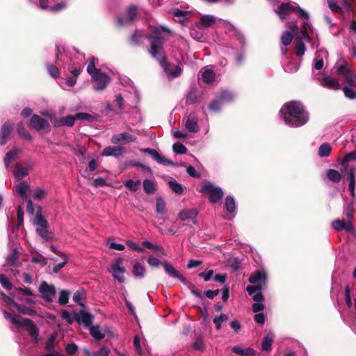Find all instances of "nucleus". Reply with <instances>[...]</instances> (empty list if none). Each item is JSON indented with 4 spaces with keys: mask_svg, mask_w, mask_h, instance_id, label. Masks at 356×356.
Instances as JSON below:
<instances>
[{
    "mask_svg": "<svg viewBox=\"0 0 356 356\" xmlns=\"http://www.w3.org/2000/svg\"><path fill=\"white\" fill-rule=\"evenodd\" d=\"M294 11L302 21L301 28L299 29L297 22H289L287 27L293 33L297 41L296 45L297 49L296 55L302 56L306 49L304 41L310 42L311 47L314 49L319 46L318 35L309 22L308 13L302 9L296 3H282L275 10L281 19H285L286 17Z\"/></svg>",
    "mask_w": 356,
    "mask_h": 356,
    "instance_id": "obj_1",
    "label": "nucleus"
},
{
    "mask_svg": "<svg viewBox=\"0 0 356 356\" xmlns=\"http://www.w3.org/2000/svg\"><path fill=\"white\" fill-rule=\"evenodd\" d=\"M170 34H171V31L167 27L160 26L158 28L155 32V35L148 38L150 41L149 52L153 58L159 62L169 78H175L181 74V68L178 65L168 64L166 63V58L163 49V38L159 35H167Z\"/></svg>",
    "mask_w": 356,
    "mask_h": 356,
    "instance_id": "obj_2",
    "label": "nucleus"
},
{
    "mask_svg": "<svg viewBox=\"0 0 356 356\" xmlns=\"http://www.w3.org/2000/svg\"><path fill=\"white\" fill-rule=\"evenodd\" d=\"M280 115L284 123L291 127H301L306 124L309 119L304 106L298 102L285 104L280 109Z\"/></svg>",
    "mask_w": 356,
    "mask_h": 356,
    "instance_id": "obj_3",
    "label": "nucleus"
},
{
    "mask_svg": "<svg viewBox=\"0 0 356 356\" xmlns=\"http://www.w3.org/2000/svg\"><path fill=\"white\" fill-rule=\"evenodd\" d=\"M3 314L4 318L11 323L18 327H24L29 332L30 336L34 339L35 342H38V330L31 320L20 316H13L6 311L3 312Z\"/></svg>",
    "mask_w": 356,
    "mask_h": 356,
    "instance_id": "obj_4",
    "label": "nucleus"
},
{
    "mask_svg": "<svg viewBox=\"0 0 356 356\" xmlns=\"http://www.w3.org/2000/svg\"><path fill=\"white\" fill-rule=\"evenodd\" d=\"M196 26L200 29H204L215 26H222L227 29L228 32L235 31V28L233 25L212 15H205L202 16L199 21L196 23Z\"/></svg>",
    "mask_w": 356,
    "mask_h": 356,
    "instance_id": "obj_5",
    "label": "nucleus"
},
{
    "mask_svg": "<svg viewBox=\"0 0 356 356\" xmlns=\"http://www.w3.org/2000/svg\"><path fill=\"white\" fill-rule=\"evenodd\" d=\"M42 207H39L35 218L34 225L35 226L36 233L44 241H52L53 238L50 235V229L47 220L43 217L42 214Z\"/></svg>",
    "mask_w": 356,
    "mask_h": 356,
    "instance_id": "obj_6",
    "label": "nucleus"
},
{
    "mask_svg": "<svg viewBox=\"0 0 356 356\" xmlns=\"http://www.w3.org/2000/svg\"><path fill=\"white\" fill-rule=\"evenodd\" d=\"M200 192L209 196V200L211 203L219 202L223 196V191L220 187L216 186L210 182L204 183Z\"/></svg>",
    "mask_w": 356,
    "mask_h": 356,
    "instance_id": "obj_7",
    "label": "nucleus"
},
{
    "mask_svg": "<svg viewBox=\"0 0 356 356\" xmlns=\"http://www.w3.org/2000/svg\"><path fill=\"white\" fill-rule=\"evenodd\" d=\"M234 94L228 90H222L219 95L209 104V108L211 111H218L223 104L233 100Z\"/></svg>",
    "mask_w": 356,
    "mask_h": 356,
    "instance_id": "obj_8",
    "label": "nucleus"
},
{
    "mask_svg": "<svg viewBox=\"0 0 356 356\" xmlns=\"http://www.w3.org/2000/svg\"><path fill=\"white\" fill-rule=\"evenodd\" d=\"M246 291L249 295L252 296V298L255 301L252 306V311L255 313L262 311L264 308L262 292L259 291V289L255 290L252 285H248L246 287Z\"/></svg>",
    "mask_w": 356,
    "mask_h": 356,
    "instance_id": "obj_9",
    "label": "nucleus"
},
{
    "mask_svg": "<svg viewBox=\"0 0 356 356\" xmlns=\"http://www.w3.org/2000/svg\"><path fill=\"white\" fill-rule=\"evenodd\" d=\"M91 81L94 83L93 89L95 91H102L107 87L111 78L105 73L97 72L95 75H92Z\"/></svg>",
    "mask_w": 356,
    "mask_h": 356,
    "instance_id": "obj_10",
    "label": "nucleus"
},
{
    "mask_svg": "<svg viewBox=\"0 0 356 356\" xmlns=\"http://www.w3.org/2000/svg\"><path fill=\"white\" fill-rule=\"evenodd\" d=\"M249 282L254 285L252 286L255 290L259 289V291H261L262 288L266 285L267 275L263 270H257L251 274Z\"/></svg>",
    "mask_w": 356,
    "mask_h": 356,
    "instance_id": "obj_11",
    "label": "nucleus"
},
{
    "mask_svg": "<svg viewBox=\"0 0 356 356\" xmlns=\"http://www.w3.org/2000/svg\"><path fill=\"white\" fill-rule=\"evenodd\" d=\"M123 262L122 258H118L115 260V263L112 264L109 272L112 274L115 280L120 283L124 282V277L123 274L125 273V268L121 266Z\"/></svg>",
    "mask_w": 356,
    "mask_h": 356,
    "instance_id": "obj_12",
    "label": "nucleus"
},
{
    "mask_svg": "<svg viewBox=\"0 0 356 356\" xmlns=\"http://www.w3.org/2000/svg\"><path fill=\"white\" fill-rule=\"evenodd\" d=\"M140 151L149 154L152 156V158L159 164L165 166L175 165V164L172 161L160 154L159 152H157L155 149L151 148H140Z\"/></svg>",
    "mask_w": 356,
    "mask_h": 356,
    "instance_id": "obj_13",
    "label": "nucleus"
},
{
    "mask_svg": "<svg viewBox=\"0 0 356 356\" xmlns=\"http://www.w3.org/2000/svg\"><path fill=\"white\" fill-rule=\"evenodd\" d=\"M42 298L47 302H51L56 294V289L53 285L46 282H42L39 288Z\"/></svg>",
    "mask_w": 356,
    "mask_h": 356,
    "instance_id": "obj_14",
    "label": "nucleus"
},
{
    "mask_svg": "<svg viewBox=\"0 0 356 356\" xmlns=\"http://www.w3.org/2000/svg\"><path fill=\"white\" fill-rule=\"evenodd\" d=\"M314 79L318 81L320 85L330 90H338L340 88V83L337 79L330 76H323L321 78L318 74L314 75Z\"/></svg>",
    "mask_w": 356,
    "mask_h": 356,
    "instance_id": "obj_15",
    "label": "nucleus"
},
{
    "mask_svg": "<svg viewBox=\"0 0 356 356\" xmlns=\"http://www.w3.org/2000/svg\"><path fill=\"white\" fill-rule=\"evenodd\" d=\"M30 127L37 131L47 129L49 127V122L38 115H33L30 120Z\"/></svg>",
    "mask_w": 356,
    "mask_h": 356,
    "instance_id": "obj_16",
    "label": "nucleus"
},
{
    "mask_svg": "<svg viewBox=\"0 0 356 356\" xmlns=\"http://www.w3.org/2000/svg\"><path fill=\"white\" fill-rule=\"evenodd\" d=\"M198 211L195 209H189L181 211L178 213V218L181 221H191L194 225L197 224V217Z\"/></svg>",
    "mask_w": 356,
    "mask_h": 356,
    "instance_id": "obj_17",
    "label": "nucleus"
},
{
    "mask_svg": "<svg viewBox=\"0 0 356 356\" xmlns=\"http://www.w3.org/2000/svg\"><path fill=\"white\" fill-rule=\"evenodd\" d=\"M136 15L137 8L134 6H129L127 8L126 16L118 17V22L120 26L131 23L135 19Z\"/></svg>",
    "mask_w": 356,
    "mask_h": 356,
    "instance_id": "obj_18",
    "label": "nucleus"
},
{
    "mask_svg": "<svg viewBox=\"0 0 356 356\" xmlns=\"http://www.w3.org/2000/svg\"><path fill=\"white\" fill-rule=\"evenodd\" d=\"M14 128V124L10 122L4 123L0 129V145H3L7 143L11 132Z\"/></svg>",
    "mask_w": 356,
    "mask_h": 356,
    "instance_id": "obj_19",
    "label": "nucleus"
},
{
    "mask_svg": "<svg viewBox=\"0 0 356 356\" xmlns=\"http://www.w3.org/2000/svg\"><path fill=\"white\" fill-rule=\"evenodd\" d=\"M136 136L127 132H123L118 134L113 135L111 138V142L114 144L122 143L126 144L135 141Z\"/></svg>",
    "mask_w": 356,
    "mask_h": 356,
    "instance_id": "obj_20",
    "label": "nucleus"
},
{
    "mask_svg": "<svg viewBox=\"0 0 356 356\" xmlns=\"http://www.w3.org/2000/svg\"><path fill=\"white\" fill-rule=\"evenodd\" d=\"M332 227L337 232H340L342 230H345L347 232H353L354 227L353 225H351L350 222H346L344 219L342 220H335L331 224Z\"/></svg>",
    "mask_w": 356,
    "mask_h": 356,
    "instance_id": "obj_21",
    "label": "nucleus"
},
{
    "mask_svg": "<svg viewBox=\"0 0 356 356\" xmlns=\"http://www.w3.org/2000/svg\"><path fill=\"white\" fill-rule=\"evenodd\" d=\"M162 264L165 271L170 277L179 279L184 284L186 283L187 280L185 277H184L178 270H177L172 264L167 261L163 262Z\"/></svg>",
    "mask_w": 356,
    "mask_h": 356,
    "instance_id": "obj_22",
    "label": "nucleus"
},
{
    "mask_svg": "<svg viewBox=\"0 0 356 356\" xmlns=\"http://www.w3.org/2000/svg\"><path fill=\"white\" fill-rule=\"evenodd\" d=\"M124 148L121 146H108L105 147L102 152V155L105 156L119 157L122 155Z\"/></svg>",
    "mask_w": 356,
    "mask_h": 356,
    "instance_id": "obj_23",
    "label": "nucleus"
},
{
    "mask_svg": "<svg viewBox=\"0 0 356 356\" xmlns=\"http://www.w3.org/2000/svg\"><path fill=\"white\" fill-rule=\"evenodd\" d=\"M186 129L193 133H197L199 131V126L197 124V119L195 117V114L191 113L188 115L186 124H185Z\"/></svg>",
    "mask_w": 356,
    "mask_h": 356,
    "instance_id": "obj_24",
    "label": "nucleus"
},
{
    "mask_svg": "<svg viewBox=\"0 0 356 356\" xmlns=\"http://www.w3.org/2000/svg\"><path fill=\"white\" fill-rule=\"evenodd\" d=\"M31 167L28 165H23L17 163L14 170V176L16 179L21 180L29 175Z\"/></svg>",
    "mask_w": 356,
    "mask_h": 356,
    "instance_id": "obj_25",
    "label": "nucleus"
},
{
    "mask_svg": "<svg viewBox=\"0 0 356 356\" xmlns=\"http://www.w3.org/2000/svg\"><path fill=\"white\" fill-rule=\"evenodd\" d=\"M16 191L17 194L24 200H26L29 197V193L30 191V184L26 181H21L18 184H16Z\"/></svg>",
    "mask_w": 356,
    "mask_h": 356,
    "instance_id": "obj_26",
    "label": "nucleus"
},
{
    "mask_svg": "<svg viewBox=\"0 0 356 356\" xmlns=\"http://www.w3.org/2000/svg\"><path fill=\"white\" fill-rule=\"evenodd\" d=\"M75 122L74 115H67L65 117H62L58 120L54 121V125L55 127H59L63 126H67L68 127H72Z\"/></svg>",
    "mask_w": 356,
    "mask_h": 356,
    "instance_id": "obj_27",
    "label": "nucleus"
},
{
    "mask_svg": "<svg viewBox=\"0 0 356 356\" xmlns=\"http://www.w3.org/2000/svg\"><path fill=\"white\" fill-rule=\"evenodd\" d=\"M328 56V53L325 49H320L316 53V58L314 60V68L319 70L323 67V58H326Z\"/></svg>",
    "mask_w": 356,
    "mask_h": 356,
    "instance_id": "obj_28",
    "label": "nucleus"
},
{
    "mask_svg": "<svg viewBox=\"0 0 356 356\" xmlns=\"http://www.w3.org/2000/svg\"><path fill=\"white\" fill-rule=\"evenodd\" d=\"M173 16L175 17V21L184 24L186 19L190 15V13L186 10H181L179 8H175L171 11Z\"/></svg>",
    "mask_w": 356,
    "mask_h": 356,
    "instance_id": "obj_29",
    "label": "nucleus"
},
{
    "mask_svg": "<svg viewBox=\"0 0 356 356\" xmlns=\"http://www.w3.org/2000/svg\"><path fill=\"white\" fill-rule=\"evenodd\" d=\"M143 189L148 195L154 194L156 191V184L154 180L145 179L143 181Z\"/></svg>",
    "mask_w": 356,
    "mask_h": 356,
    "instance_id": "obj_30",
    "label": "nucleus"
},
{
    "mask_svg": "<svg viewBox=\"0 0 356 356\" xmlns=\"http://www.w3.org/2000/svg\"><path fill=\"white\" fill-rule=\"evenodd\" d=\"M92 337L97 341H100L105 337V332L98 325H91L88 327Z\"/></svg>",
    "mask_w": 356,
    "mask_h": 356,
    "instance_id": "obj_31",
    "label": "nucleus"
},
{
    "mask_svg": "<svg viewBox=\"0 0 356 356\" xmlns=\"http://www.w3.org/2000/svg\"><path fill=\"white\" fill-rule=\"evenodd\" d=\"M225 210L231 214H236V205L234 198L232 195H227L225 202Z\"/></svg>",
    "mask_w": 356,
    "mask_h": 356,
    "instance_id": "obj_32",
    "label": "nucleus"
},
{
    "mask_svg": "<svg viewBox=\"0 0 356 356\" xmlns=\"http://www.w3.org/2000/svg\"><path fill=\"white\" fill-rule=\"evenodd\" d=\"M275 335L273 332H269L263 338L261 342V348L263 350H270L272 347V343Z\"/></svg>",
    "mask_w": 356,
    "mask_h": 356,
    "instance_id": "obj_33",
    "label": "nucleus"
},
{
    "mask_svg": "<svg viewBox=\"0 0 356 356\" xmlns=\"http://www.w3.org/2000/svg\"><path fill=\"white\" fill-rule=\"evenodd\" d=\"M232 351L241 356H250L254 355V350L251 348H243L240 346H234L232 348Z\"/></svg>",
    "mask_w": 356,
    "mask_h": 356,
    "instance_id": "obj_34",
    "label": "nucleus"
},
{
    "mask_svg": "<svg viewBox=\"0 0 356 356\" xmlns=\"http://www.w3.org/2000/svg\"><path fill=\"white\" fill-rule=\"evenodd\" d=\"M168 186L172 192L177 195H181L184 193L183 186L178 183L175 179L171 178L168 182Z\"/></svg>",
    "mask_w": 356,
    "mask_h": 356,
    "instance_id": "obj_35",
    "label": "nucleus"
},
{
    "mask_svg": "<svg viewBox=\"0 0 356 356\" xmlns=\"http://www.w3.org/2000/svg\"><path fill=\"white\" fill-rule=\"evenodd\" d=\"M19 152L18 149H15L6 153L4 157V164L7 169L9 168L10 163L17 159Z\"/></svg>",
    "mask_w": 356,
    "mask_h": 356,
    "instance_id": "obj_36",
    "label": "nucleus"
},
{
    "mask_svg": "<svg viewBox=\"0 0 356 356\" xmlns=\"http://www.w3.org/2000/svg\"><path fill=\"white\" fill-rule=\"evenodd\" d=\"M17 312L19 313L27 315V316H33L36 314V311L34 308H32L31 307H27L24 305L18 304L16 305V307L15 309Z\"/></svg>",
    "mask_w": 356,
    "mask_h": 356,
    "instance_id": "obj_37",
    "label": "nucleus"
},
{
    "mask_svg": "<svg viewBox=\"0 0 356 356\" xmlns=\"http://www.w3.org/2000/svg\"><path fill=\"white\" fill-rule=\"evenodd\" d=\"M133 275L139 279H143L145 277V268L143 266L140 264L136 262L133 265Z\"/></svg>",
    "mask_w": 356,
    "mask_h": 356,
    "instance_id": "obj_38",
    "label": "nucleus"
},
{
    "mask_svg": "<svg viewBox=\"0 0 356 356\" xmlns=\"http://www.w3.org/2000/svg\"><path fill=\"white\" fill-rule=\"evenodd\" d=\"M204 83L211 84L215 81V73L212 69H206L202 74Z\"/></svg>",
    "mask_w": 356,
    "mask_h": 356,
    "instance_id": "obj_39",
    "label": "nucleus"
},
{
    "mask_svg": "<svg viewBox=\"0 0 356 356\" xmlns=\"http://www.w3.org/2000/svg\"><path fill=\"white\" fill-rule=\"evenodd\" d=\"M17 131L20 137L24 140H31L33 139L30 134L25 129L24 123L20 122L17 125Z\"/></svg>",
    "mask_w": 356,
    "mask_h": 356,
    "instance_id": "obj_40",
    "label": "nucleus"
},
{
    "mask_svg": "<svg viewBox=\"0 0 356 356\" xmlns=\"http://www.w3.org/2000/svg\"><path fill=\"white\" fill-rule=\"evenodd\" d=\"M80 322L89 327L92 324V316L86 311H81L80 313Z\"/></svg>",
    "mask_w": 356,
    "mask_h": 356,
    "instance_id": "obj_41",
    "label": "nucleus"
},
{
    "mask_svg": "<svg viewBox=\"0 0 356 356\" xmlns=\"http://www.w3.org/2000/svg\"><path fill=\"white\" fill-rule=\"evenodd\" d=\"M17 254V249L14 248L13 250V252L10 254H9L6 257V262L7 265L10 266H17V259H18Z\"/></svg>",
    "mask_w": 356,
    "mask_h": 356,
    "instance_id": "obj_42",
    "label": "nucleus"
},
{
    "mask_svg": "<svg viewBox=\"0 0 356 356\" xmlns=\"http://www.w3.org/2000/svg\"><path fill=\"white\" fill-rule=\"evenodd\" d=\"M328 179L334 182H339L341 179V174L336 170L330 169L327 172Z\"/></svg>",
    "mask_w": 356,
    "mask_h": 356,
    "instance_id": "obj_43",
    "label": "nucleus"
},
{
    "mask_svg": "<svg viewBox=\"0 0 356 356\" xmlns=\"http://www.w3.org/2000/svg\"><path fill=\"white\" fill-rule=\"evenodd\" d=\"M228 320V316L225 314H221L218 316H216L213 319L216 330H219L221 328L222 323Z\"/></svg>",
    "mask_w": 356,
    "mask_h": 356,
    "instance_id": "obj_44",
    "label": "nucleus"
},
{
    "mask_svg": "<svg viewBox=\"0 0 356 356\" xmlns=\"http://www.w3.org/2000/svg\"><path fill=\"white\" fill-rule=\"evenodd\" d=\"M140 185V181L139 180L134 181L132 179H129L124 183V186L131 192H136L138 190L139 186Z\"/></svg>",
    "mask_w": 356,
    "mask_h": 356,
    "instance_id": "obj_45",
    "label": "nucleus"
},
{
    "mask_svg": "<svg viewBox=\"0 0 356 356\" xmlns=\"http://www.w3.org/2000/svg\"><path fill=\"white\" fill-rule=\"evenodd\" d=\"M124 97L121 94H117L115 99L114 100V104L118 109L121 112L125 108Z\"/></svg>",
    "mask_w": 356,
    "mask_h": 356,
    "instance_id": "obj_46",
    "label": "nucleus"
},
{
    "mask_svg": "<svg viewBox=\"0 0 356 356\" xmlns=\"http://www.w3.org/2000/svg\"><path fill=\"white\" fill-rule=\"evenodd\" d=\"M355 179L354 175V170L351 168L349 172V184L348 188L350 191L351 195L353 197L355 196Z\"/></svg>",
    "mask_w": 356,
    "mask_h": 356,
    "instance_id": "obj_47",
    "label": "nucleus"
},
{
    "mask_svg": "<svg viewBox=\"0 0 356 356\" xmlns=\"http://www.w3.org/2000/svg\"><path fill=\"white\" fill-rule=\"evenodd\" d=\"M293 38V35L291 32L288 31H285L282 34L281 37V42L282 44L286 47L287 45L290 44Z\"/></svg>",
    "mask_w": 356,
    "mask_h": 356,
    "instance_id": "obj_48",
    "label": "nucleus"
},
{
    "mask_svg": "<svg viewBox=\"0 0 356 356\" xmlns=\"http://www.w3.org/2000/svg\"><path fill=\"white\" fill-rule=\"evenodd\" d=\"M331 152V147L327 143H323L319 147L318 154L322 156H327Z\"/></svg>",
    "mask_w": 356,
    "mask_h": 356,
    "instance_id": "obj_49",
    "label": "nucleus"
},
{
    "mask_svg": "<svg viewBox=\"0 0 356 356\" xmlns=\"http://www.w3.org/2000/svg\"><path fill=\"white\" fill-rule=\"evenodd\" d=\"M70 292L67 290H62L60 292L58 302L61 305H65L68 302Z\"/></svg>",
    "mask_w": 356,
    "mask_h": 356,
    "instance_id": "obj_50",
    "label": "nucleus"
},
{
    "mask_svg": "<svg viewBox=\"0 0 356 356\" xmlns=\"http://www.w3.org/2000/svg\"><path fill=\"white\" fill-rule=\"evenodd\" d=\"M95 58L94 57L91 58L87 66V72L91 76V78L92 77V75L96 74L97 72H100L99 70L95 68Z\"/></svg>",
    "mask_w": 356,
    "mask_h": 356,
    "instance_id": "obj_51",
    "label": "nucleus"
},
{
    "mask_svg": "<svg viewBox=\"0 0 356 356\" xmlns=\"http://www.w3.org/2000/svg\"><path fill=\"white\" fill-rule=\"evenodd\" d=\"M353 208L352 206H348L344 212V217L343 219H344L346 222H350L351 225H353Z\"/></svg>",
    "mask_w": 356,
    "mask_h": 356,
    "instance_id": "obj_52",
    "label": "nucleus"
},
{
    "mask_svg": "<svg viewBox=\"0 0 356 356\" xmlns=\"http://www.w3.org/2000/svg\"><path fill=\"white\" fill-rule=\"evenodd\" d=\"M0 283L1 286L6 290H10L12 289V284L9 279L3 274H0Z\"/></svg>",
    "mask_w": 356,
    "mask_h": 356,
    "instance_id": "obj_53",
    "label": "nucleus"
},
{
    "mask_svg": "<svg viewBox=\"0 0 356 356\" xmlns=\"http://www.w3.org/2000/svg\"><path fill=\"white\" fill-rule=\"evenodd\" d=\"M156 207L158 213L163 214L165 212V204L163 198H157Z\"/></svg>",
    "mask_w": 356,
    "mask_h": 356,
    "instance_id": "obj_54",
    "label": "nucleus"
},
{
    "mask_svg": "<svg viewBox=\"0 0 356 356\" xmlns=\"http://www.w3.org/2000/svg\"><path fill=\"white\" fill-rule=\"evenodd\" d=\"M342 90L346 97L350 99H354L356 98V91L350 88L349 87L343 86L342 88Z\"/></svg>",
    "mask_w": 356,
    "mask_h": 356,
    "instance_id": "obj_55",
    "label": "nucleus"
},
{
    "mask_svg": "<svg viewBox=\"0 0 356 356\" xmlns=\"http://www.w3.org/2000/svg\"><path fill=\"white\" fill-rule=\"evenodd\" d=\"M173 151L176 154H184L187 152V148L180 143H176L172 146Z\"/></svg>",
    "mask_w": 356,
    "mask_h": 356,
    "instance_id": "obj_56",
    "label": "nucleus"
},
{
    "mask_svg": "<svg viewBox=\"0 0 356 356\" xmlns=\"http://www.w3.org/2000/svg\"><path fill=\"white\" fill-rule=\"evenodd\" d=\"M111 350L107 346H102L98 350L93 352V356H109Z\"/></svg>",
    "mask_w": 356,
    "mask_h": 356,
    "instance_id": "obj_57",
    "label": "nucleus"
},
{
    "mask_svg": "<svg viewBox=\"0 0 356 356\" xmlns=\"http://www.w3.org/2000/svg\"><path fill=\"white\" fill-rule=\"evenodd\" d=\"M298 65L294 62H289L284 67V70L289 73L295 72L298 70Z\"/></svg>",
    "mask_w": 356,
    "mask_h": 356,
    "instance_id": "obj_58",
    "label": "nucleus"
},
{
    "mask_svg": "<svg viewBox=\"0 0 356 356\" xmlns=\"http://www.w3.org/2000/svg\"><path fill=\"white\" fill-rule=\"evenodd\" d=\"M56 337L57 334L56 333H52L46 341L45 348L47 350H51L53 349Z\"/></svg>",
    "mask_w": 356,
    "mask_h": 356,
    "instance_id": "obj_59",
    "label": "nucleus"
},
{
    "mask_svg": "<svg viewBox=\"0 0 356 356\" xmlns=\"http://www.w3.org/2000/svg\"><path fill=\"white\" fill-rule=\"evenodd\" d=\"M3 300L10 309L13 310L15 309L17 303H16L10 297L3 295Z\"/></svg>",
    "mask_w": 356,
    "mask_h": 356,
    "instance_id": "obj_60",
    "label": "nucleus"
},
{
    "mask_svg": "<svg viewBox=\"0 0 356 356\" xmlns=\"http://www.w3.org/2000/svg\"><path fill=\"white\" fill-rule=\"evenodd\" d=\"M352 161H356V151L348 153L343 159L342 164L345 165L346 163Z\"/></svg>",
    "mask_w": 356,
    "mask_h": 356,
    "instance_id": "obj_61",
    "label": "nucleus"
},
{
    "mask_svg": "<svg viewBox=\"0 0 356 356\" xmlns=\"http://www.w3.org/2000/svg\"><path fill=\"white\" fill-rule=\"evenodd\" d=\"M47 71L49 74L54 78H57L59 76V70L58 67L54 65H48Z\"/></svg>",
    "mask_w": 356,
    "mask_h": 356,
    "instance_id": "obj_62",
    "label": "nucleus"
},
{
    "mask_svg": "<svg viewBox=\"0 0 356 356\" xmlns=\"http://www.w3.org/2000/svg\"><path fill=\"white\" fill-rule=\"evenodd\" d=\"M78 350V346L74 343H70L66 345L65 351L69 355H74Z\"/></svg>",
    "mask_w": 356,
    "mask_h": 356,
    "instance_id": "obj_63",
    "label": "nucleus"
},
{
    "mask_svg": "<svg viewBox=\"0 0 356 356\" xmlns=\"http://www.w3.org/2000/svg\"><path fill=\"white\" fill-rule=\"evenodd\" d=\"M213 275V270L211 269L199 273V277H202L205 282H209Z\"/></svg>",
    "mask_w": 356,
    "mask_h": 356,
    "instance_id": "obj_64",
    "label": "nucleus"
}]
</instances>
